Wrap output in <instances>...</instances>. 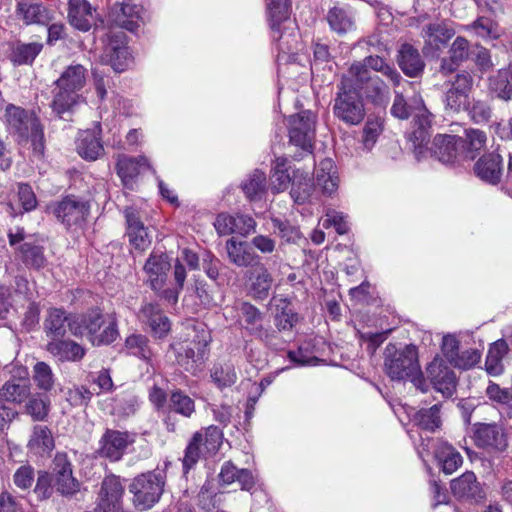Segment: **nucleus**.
Returning a JSON list of instances; mask_svg holds the SVG:
<instances>
[{"instance_id":"obj_1","label":"nucleus","mask_w":512,"mask_h":512,"mask_svg":"<svg viewBox=\"0 0 512 512\" xmlns=\"http://www.w3.org/2000/svg\"><path fill=\"white\" fill-rule=\"evenodd\" d=\"M390 112L394 117L402 120L413 116V129L408 134V140L412 143L416 158L419 160L424 157L425 146L430 139L433 115L425 106L422 96L414 93L406 99L402 92L395 90Z\"/></svg>"},{"instance_id":"obj_2","label":"nucleus","mask_w":512,"mask_h":512,"mask_svg":"<svg viewBox=\"0 0 512 512\" xmlns=\"http://www.w3.org/2000/svg\"><path fill=\"white\" fill-rule=\"evenodd\" d=\"M384 370L391 380H410L414 386L425 391V380L418 361V351L414 345L398 349L388 344L384 350Z\"/></svg>"},{"instance_id":"obj_3","label":"nucleus","mask_w":512,"mask_h":512,"mask_svg":"<svg viewBox=\"0 0 512 512\" xmlns=\"http://www.w3.org/2000/svg\"><path fill=\"white\" fill-rule=\"evenodd\" d=\"M5 124L10 134L19 144L31 143L35 154L41 156L44 151V134L38 118L25 109L9 104L4 114Z\"/></svg>"},{"instance_id":"obj_4","label":"nucleus","mask_w":512,"mask_h":512,"mask_svg":"<svg viewBox=\"0 0 512 512\" xmlns=\"http://www.w3.org/2000/svg\"><path fill=\"white\" fill-rule=\"evenodd\" d=\"M333 114L347 125H358L365 118L363 99L350 77H342L334 99Z\"/></svg>"},{"instance_id":"obj_5","label":"nucleus","mask_w":512,"mask_h":512,"mask_svg":"<svg viewBox=\"0 0 512 512\" xmlns=\"http://www.w3.org/2000/svg\"><path fill=\"white\" fill-rule=\"evenodd\" d=\"M79 326V336L86 335L94 346L108 345L119 336L116 317L113 314H104L99 309L79 315Z\"/></svg>"},{"instance_id":"obj_6","label":"nucleus","mask_w":512,"mask_h":512,"mask_svg":"<svg viewBox=\"0 0 512 512\" xmlns=\"http://www.w3.org/2000/svg\"><path fill=\"white\" fill-rule=\"evenodd\" d=\"M166 475L164 471L155 470L135 477L129 485L133 502L140 510L150 509L157 503L164 491Z\"/></svg>"},{"instance_id":"obj_7","label":"nucleus","mask_w":512,"mask_h":512,"mask_svg":"<svg viewBox=\"0 0 512 512\" xmlns=\"http://www.w3.org/2000/svg\"><path fill=\"white\" fill-rule=\"evenodd\" d=\"M222 442V433L215 426H209L204 431H198L190 439L183 457L184 473L193 468L204 452L216 453Z\"/></svg>"},{"instance_id":"obj_8","label":"nucleus","mask_w":512,"mask_h":512,"mask_svg":"<svg viewBox=\"0 0 512 512\" xmlns=\"http://www.w3.org/2000/svg\"><path fill=\"white\" fill-rule=\"evenodd\" d=\"M47 211L67 229L79 228L89 215L90 205L76 196H67L60 201L51 203L47 207Z\"/></svg>"},{"instance_id":"obj_9","label":"nucleus","mask_w":512,"mask_h":512,"mask_svg":"<svg viewBox=\"0 0 512 512\" xmlns=\"http://www.w3.org/2000/svg\"><path fill=\"white\" fill-rule=\"evenodd\" d=\"M271 38L278 50L279 62H291L295 60L299 47V34L296 24L288 19L285 23L270 25Z\"/></svg>"},{"instance_id":"obj_10","label":"nucleus","mask_w":512,"mask_h":512,"mask_svg":"<svg viewBox=\"0 0 512 512\" xmlns=\"http://www.w3.org/2000/svg\"><path fill=\"white\" fill-rule=\"evenodd\" d=\"M288 123L290 142L305 151L311 149L315 137L314 113L310 110L301 111L290 116Z\"/></svg>"},{"instance_id":"obj_11","label":"nucleus","mask_w":512,"mask_h":512,"mask_svg":"<svg viewBox=\"0 0 512 512\" xmlns=\"http://www.w3.org/2000/svg\"><path fill=\"white\" fill-rule=\"evenodd\" d=\"M9 244L15 247L16 256L29 268L40 269L46 264L42 246L26 241L23 228L17 227L8 233Z\"/></svg>"},{"instance_id":"obj_12","label":"nucleus","mask_w":512,"mask_h":512,"mask_svg":"<svg viewBox=\"0 0 512 512\" xmlns=\"http://www.w3.org/2000/svg\"><path fill=\"white\" fill-rule=\"evenodd\" d=\"M101 61L110 65L115 72H123L130 66L132 57L123 32L108 35Z\"/></svg>"},{"instance_id":"obj_13","label":"nucleus","mask_w":512,"mask_h":512,"mask_svg":"<svg viewBox=\"0 0 512 512\" xmlns=\"http://www.w3.org/2000/svg\"><path fill=\"white\" fill-rule=\"evenodd\" d=\"M137 317L156 339L166 338L171 331V322L157 302L144 301Z\"/></svg>"},{"instance_id":"obj_14","label":"nucleus","mask_w":512,"mask_h":512,"mask_svg":"<svg viewBox=\"0 0 512 512\" xmlns=\"http://www.w3.org/2000/svg\"><path fill=\"white\" fill-rule=\"evenodd\" d=\"M44 330L51 340L63 338L67 330L74 336H79L81 334L79 315H71L63 309L51 308L44 321Z\"/></svg>"},{"instance_id":"obj_15","label":"nucleus","mask_w":512,"mask_h":512,"mask_svg":"<svg viewBox=\"0 0 512 512\" xmlns=\"http://www.w3.org/2000/svg\"><path fill=\"white\" fill-rule=\"evenodd\" d=\"M370 70L380 73L394 87L399 86L403 80L396 68L378 54H370L362 61L353 63L349 68V75L365 76L366 74H371Z\"/></svg>"},{"instance_id":"obj_16","label":"nucleus","mask_w":512,"mask_h":512,"mask_svg":"<svg viewBox=\"0 0 512 512\" xmlns=\"http://www.w3.org/2000/svg\"><path fill=\"white\" fill-rule=\"evenodd\" d=\"M133 442L128 432L107 429L99 441L98 454L111 462L119 461Z\"/></svg>"},{"instance_id":"obj_17","label":"nucleus","mask_w":512,"mask_h":512,"mask_svg":"<svg viewBox=\"0 0 512 512\" xmlns=\"http://www.w3.org/2000/svg\"><path fill=\"white\" fill-rule=\"evenodd\" d=\"M54 487L64 496H70L79 491L80 484L73 477L72 464L66 454L58 453L53 460Z\"/></svg>"},{"instance_id":"obj_18","label":"nucleus","mask_w":512,"mask_h":512,"mask_svg":"<svg viewBox=\"0 0 512 512\" xmlns=\"http://www.w3.org/2000/svg\"><path fill=\"white\" fill-rule=\"evenodd\" d=\"M170 268L171 263L167 254L162 252H152L150 254L143 270L146 275L147 283H149L152 290L158 292L164 288Z\"/></svg>"},{"instance_id":"obj_19","label":"nucleus","mask_w":512,"mask_h":512,"mask_svg":"<svg viewBox=\"0 0 512 512\" xmlns=\"http://www.w3.org/2000/svg\"><path fill=\"white\" fill-rule=\"evenodd\" d=\"M451 493L462 501L480 502L485 498V492L474 472L466 471L450 482Z\"/></svg>"},{"instance_id":"obj_20","label":"nucleus","mask_w":512,"mask_h":512,"mask_svg":"<svg viewBox=\"0 0 512 512\" xmlns=\"http://www.w3.org/2000/svg\"><path fill=\"white\" fill-rule=\"evenodd\" d=\"M214 227L219 235L238 234L246 237L255 231L256 221L245 214L220 213L214 222Z\"/></svg>"},{"instance_id":"obj_21","label":"nucleus","mask_w":512,"mask_h":512,"mask_svg":"<svg viewBox=\"0 0 512 512\" xmlns=\"http://www.w3.org/2000/svg\"><path fill=\"white\" fill-rule=\"evenodd\" d=\"M124 487L120 478L115 475L106 476L101 484L98 496V508L102 512H120Z\"/></svg>"},{"instance_id":"obj_22","label":"nucleus","mask_w":512,"mask_h":512,"mask_svg":"<svg viewBox=\"0 0 512 512\" xmlns=\"http://www.w3.org/2000/svg\"><path fill=\"white\" fill-rule=\"evenodd\" d=\"M474 440L478 447L490 448L497 452H504L508 447V440L503 428L495 423L479 424L474 432Z\"/></svg>"},{"instance_id":"obj_23","label":"nucleus","mask_w":512,"mask_h":512,"mask_svg":"<svg viewBox=\"0 0 512 512\" xmlns=\"http://www.w3.org/2000/svg\"><path fill=\"white\" fill-rule=\"evenodd\" d=\"M427 374L437 391L445 397L453 395L456 389V376L442 359L435 358L428 365Z\"/></svg>"},{"instance_id":"obj_24","label":"nucleus","mask_w":512,"mask_h":512,"mask_svg":"<svg viewBox=\"0 0 512 512\" xmlns=\"http://www.w3.org/2000/svg\"><path fill=\"white\" fill-rule=\"evenodd\" d=\"M15 16L26 25H47L51 20L49 10L39 0H17Z\"/></svg>"},{"instance_id":"obj_25","label":"nucleus","mask_w":512,"mask_h":512,"mask_svg":"<svg viewBox=\"0 0 512 512\" xmlns=\"http://www.w3.org/2000/svg\"><path fill=\"white\" fill-rule=\"evenodd\" d=\"M463 140L454 135L439 134L434 137L431 154L443 164H452L458 156L459 148H463Z\"/></svg>"},{"instance_id":"obj_26","label":"nucleus","mask_w":512,"mask_h":512,"mask_svg":"<svg viewBox=\"0 0 512 512\" xmlns=\"http://www.w3.org/2000/svg\"><path fill=\"white\" fill-rule=\"evenodd\" d=\"M95 9L87 0L68 1V21L75 29L86 32L95 23Z\"/></svg>"},{"instance_id":"obj_27","label":"nucleus","mask_w":512,"mask_h":512,"mask_svg":"<svg viewBox=\"0 0 512 512\" xmlns=\"http://www.w3.org/2000/svg\"><path fill=\"white\" fill-rule=\"evenodd\" d=\"M353 83L366 93V96L375 103H382L389 96V87L378 75L366 74L349 75Z\"/></svg>"},{"instance_id":"obj_28","label":"nucleus","mask_w":512,"mask_h":512,"mask_svg":"<svg viewBox=\"0 0 512 512\" xmlns=\"http://www.w3.org/2000/svg\"><path fill=\"white\" fill-rule=\"evenodd\" d=\"M326 21L334 33L343 36L356 28L355 16L346 6H333L326 14Z\"/></svg>"},{"instance_id":"obj_29","label":"nucleus","mask_w":512,"mask_h":512,"mask_svg":"<svg viewBox=\"0 0 512 512\" xmlns=\"http://www.w3.org/2000/svg\"><path fill=\"white\" fill-rule=\"evenodd\" d=\"M315 181L324 195L332 196L337 191L339 177L332 159L325 158L319 162L315 170Z\"/></svg>"},{"instance_id":"obj_30","label":"nucleus","mask_w":512,"mask_h":512,"mask_svg":"<svg viewBox=\"0 0 512 512\" xmlns=\"http://www.w3.org/2000/svg\"><path fill=\"white\" fill-rule=\"evenodd\" d=\"M475 174L489 184H498L502 176V157L496 153L482 156L474 166Z\"/></svg>"},{"instance_id":"obj_31","label":"nucleus","mask_w":512,"mask_h":512,"mask_svg":"<svg viewBox=\"0 0 512 512\" xmlns=\"http://www.w3.org/2000/svg\"><path fill=\"white\" fill-rule=\"evenodd\" d=\"M141 9L130 3L115 4L110 13L111 20L117 26L128 31H135L140 26Z\"/></svg>"},{"instance_id":"obj_32","label":"nucleus","mask_w":512,"mask_h":512,"mask_svg":"<svg viewBox=\"0 0 512 512\" xmlns=\"http://www.w3.org/2000/svg\"><path fill=\"white\" fill-rule=\"evenodd\" d=\"M434 455L441 470L447 475L453 474L463 464L462 455L445 441L437 442Z\"/></svg>"},{"instance_id":"obj_33","label":"nucleus","mask_w":512,"mask_h":512,"mask_svg":"<svg viewBox=\"0 0 512 512\" xmlns=\"http://www.w3.org/2000/svg\"><path fill=\"white\" fill-rule=\"evenodd\" d=\"M397 63L408 77H417L424 69V61L420 53L408 43L401 45L397 55Z\"/></svg>"},{"instance_id":"obj_34","label":"nucleus","mask_w":512,"mask_h":512,"mask_svg":"<svg viewBox=\"0 0 512 512\" xmlns=\"http://www.w3.org/2000/svg\"><path fill=\"white\" fill-rule=\"evenodd\" d=\"M272 284V275L264 265H259L250 271L248 291L254 299H266Z\"/></svg>"},{"instance_id":"obj_35","label":"nucleus","mask_w":512,"mask_h":512,"mask_svg":"<svg viewBox=\"0 0 512 512\" xmlns=\"http://www.w3.org/2000/svg\"><path fill=\"white\" fill-rule=\"evenodd\" d=\"M78 154L86 160H96L104 152L99 131L85 130L79 133L76 141Z\"/></svg>"},{"instance_id":"obj_36","label":"nucleus","mask_w":512,"mask_h":512,"mask_svg":"<svg viewBox=\"0 0 512 512\" xmlns=\"http://www.w3.org/2000/svg\"><path fill=\"white\" fill-rule=\"evenodd\" d=\"M47 351L61 361H79L85 355V349L72 340L54 339L48 342Z\"/></svg>"},{"instance_id":"obj_37","label":"nucleus","mask_w":512,"mask_h":512,"mask_svg":"<svg viewBox=\"0 0 512 512\" xmlns=\"http://www.w3.org/2000/svg\"><path fill=\"white\" fill-rule=\"evenodd\" d=\"M225 248L230 262L238 267H248L258 258L250 245L245 241H237L234 238H230L226 241Z\"/></svg>"},{"instance_id":"obj_38","label":"nucleus","mask_w":512,"mask_h":512,"mask_svg":"<svg viewBox=\"0 0 512 512\" xmlns=\"http://www.w3.org/2000/svg\"><path fill=\"white\" fill-rule=\"evenodd\" d=\"M455 32L445 21H435L425 25L422 29V36L425 43L433 49H439L445 45Z\"/></svg>"},{"instance_id":"obj_39","label":"nucleus","mask_w":512,"mask_h":512,"mask_svg":"<svg viewBox=\"0 0 512 512\" xmlns=\"http://www.w3.org/2000/svg\"><path fill=\"white\" fill-rule=\"evenodd\" d=\"M219 479L222 484L238 482L243 490H250L254 484V476L248 469H238L231 461H226L220 470Z\"/></svg>"},{"instance_id":"obj_40","label":"nucleus","mask_w":512,"mask_h":512,"mask_svg":"<svg viewBox=\"0 0 512 512\" xmlns=\"http://www.w3.org/2000/svg\"><path fill=\"white\" fill-rule=\"evenodd\" d=\"M55 447L51 430L47 426L35 425L32 429L27 448L36 455L49 454Z\"/></svg>"},{"instance_id":"obj_41","label":"nucleus","mask_w":512,"mask_h":512,"mask_svg":"<svg viewBox=\"0 0 512 512\" xmlns=\"http://www.w3.org/2000/svg\"><path fill=\"white\" fill-rule=\"evenodd\" d=\"M86 69L80 64L68 66L56 80L57 89H69L78 93L86 83Z\"/></svg>"},{"instance_id":"obj_42","label":"nucleus","mask_w":512,"mask_h":512,"mask_svg":"<svg viewBox=\"0 0 512 512\" xmlns=\"http://www.w3.org/2000/svg\"><path fill=\"white\" fill-rule=\"evenodd\" d=\"M237 309L239 311L242 327L250 335L255 336L262 331L264 314L256 306L249 302H241Z\"/></svg>"},{"instance_id":"obj_43","label":"nucleus","mask_w":512,"mask_h":512,"mask_svg":"<svg viewBox=\"0 0 512 512\" xmlns=\"http://www.w3.org/2000/svg\"><path fill=\"white\" fill-rule=\"evenodd\" d=\"M143 167L149 168L148 159L145 156L137 158L121 156L117 161V174L125 185H128L141 171Z\"/></svg>"},{"instance_id":"obj_44","label":"nucleus","mask_w":512,"mask_h":512,"mask_svg":"<svg viewBox=\"0 0 512 512\" xmlns=\"http://www.w3.org/2000/svg\"><path fill=\"white\" fill-rule=\"evenodd\" d=\"M507 352L508 345L503 339L497 340L490 345L485 361V369L489 375L498 376L503 373V358Z\"/></svg>"},{"instance_id":"obj_45","label":"nucleus","mask_w":512,"mask_h":512,"mask_svg":"<svg viewBox=\"0 0 512 512\" xmlns=\"http://www.w3.org/2000/svg\"><path fill=\"white\" fill-rule=\"evenodd\" d=\"M276 313L274 323L279 332L290 331L298 322V315L290 307L287 299L279 298L276 300Z\"/></svg>"},{"instance_id":"obj_46","label":"nucleus","mask_w":512,"mask_h":512,"mask_svg":"<svg viewBox=\"0 0 512 512\" xmlns=\"http://www.w3.org/2000/svg\"><path fill=\"white\" fill-rule=\"evenodd\" d=\"M42 49L43 44L40 42H18L12 49L11 61L16 65L32 64Z\"/></svg>"},{"instance_id":"obj_47","label":"nucleus","mask_w":512,"mask_h":512,"mask_svg":"<svg viewBox=\"0 0 512 512\" xmlns=\"http://www.w3.org/2000/svg\"><path fill=\"white\" fill-rule=\"evenodd\" d=\"M412 421L421 430L434 432L441 425L439 405L435 404L428 409H421L415 412Z\"/></svg>"},{"instance_id":"obj_48","label":"nucleus","mask_w":512,"mask_h":512,"mask_svg":"<svg viewBox=\"0 0 512 512\" xmlns=\"http://www.w3.org/2000/svg\"><path fill=\"white\" fill-rule=\"evenodd\" d=\"M242 190L246 197L257 200L262 197L266 190V175L260 170H255L242 182Z\"/></svg>"},{"instance_id":"obj_49","label":"nucleus","mask_w":512,"mask_h":512,"mask_svg":"<svg viewBox=\"0 0 512 512\" xmlns=\"http://www.w3.org/2000/svg\"><path fill=\"white\" fill-rule=\"evenodd\" d=\"M168 406L171 411L185 418H191L195 412L194 400L180 389L171 392Z\"/></svg>"},{"instance_id":"obj_50","label":"nucleus","mask_w":512,"mask_h":512,"mask_svg":"<svg viewBox=\"0 0 512 512\" xmlns=\"http://www.w3.org/2000/svg\"><path fill=\"white\" fill-rule=\"evenodd\" d=\"M468 28L484 40H496L502 33L498 23L486 16H479Z\"/></svg>"},{"instance_id":"obj_51","label":"nucleus","mask_w":512,"mask_h":512,"mask_svg":"<svg viewBox=\"0 0 512 512\" xmlns=\"http://www.w3.org/2000/svg\"><path fill=\"white\" fill-rule=\"evenodd\" d=\"M270 25L285 23L290 19L291 0H265Z\"/></svg>"},{"instance_id":"obj_52","label":"nucleus","mask_w":512,"mask_h":512,"mask_svg":"<svg viewBox=\"0 0 512 512\" xmlns=\"http://www.w3.org/2000/svg\"><path fill=\"white\" fill-rule=\"evenodd\" d=\"M80 97L77 92L69 89H57L54 95L51 107L60 117L66 112H70L77 105Z\"/></svg>"},{"instance_id":"obj_53","label":"nucleus","mask_w":512,"mask_h":512,"mask_svg":"<svg viewBox=\"0 0 512 512\" xmlns=\"http://www.w3.org/2000/svg\"><path fill=\"white\" fill-rule=\"evenodd\" d=\"M489 89L499 99L509 101L512 99V84L508 72L504 68L499 69L495 75L489 77Z\"/></svg>"},{"instance_id":"obj_54","label":"nucleus","mask_w":512,"mask_h":512,"mask_svg":"<svg viewBox=\"0 0 512 512\" xmlns=\"http://www.w3.org/2000/svg\"><path fill=\"white\" fill-rule=\"evenodd\" d=\"M29 395V387L24 380L7 381L0 389V398L14 403L23 402Z\"/></svg>"},{"instance_id":"obj_55","label":"nucleus","mask_w":512,"mask_h":512,"mask_svg":"<svg viewBox=\"0 0 512 512\" xmlns=\"http://www.w3.org/2000/svg\"><path fill=\"white\" fill-rule=\"evenodd\" d=\"M287 159L280 157L275 161L271 175V189L274 193L286 190L291 183V177L286 167Z\"/></svg>"},{"instance_id":"obj_56","label":"nucleus","mask_w":512,"mask_h":512,"mask_svg":"<svg viewBox=\"0 0 512 512\" xmlns=\"http://www.w3.org/2000/svg\"><path fill=\"white\" fill-rule=\"evenodd\" d=\"M149 340L145 335L132 334L126 338L125 347L129 354L142 360L149 361L152 357V351L148 346Z\"/></svg>"},{"instance_id":"obj_57","label":"nucleus","mask_w":512,"mask_h":512,"mask_svg":"<svg viewBox=\"0 0 512 512\" xmlns=\"http://www.w3.org/2000/svg\"><path fill=\"white\" fill-rule=\"evenodd\" d=\"M25 408L26 413L29 414L34 421H43L48 416L50 400L45 395H34L29 398Z\"/></svg>"},{"instance_id":"obj_58","label":"nucleus","mask_w":512,"mask_h":512,"mask_svg":"<svg viewBox=\"0 0 512 512\" xmlns=\"http://www.w3.org/2000/svg\"><path fill=\"white\" fill-rule=\"evenodd\" d=\"M211 378L218 388L232 386L237 380V374L232 365L215 366L211 371Z\"/></svg>"},{"instance_id":"obj_59","label":"nucleus","mask_w":512,"mask_h":512,"mask_svg":"<svg viewBox=\"0 0 512 512\" xmlns=\"http://www.w3.org/2000/svg\"><path fill=\"white\" fill-rule=\"evenodd\" d=\"M33 379L39 389L48 391L52 388L54 380L53 373L48 364L37 362L33 369Z\"/></svg>"},{"instance_id":"obj_60","label":"nucleus","mask_w":512,"mask_h":512,"mask_svg":"<svg viewBox=\"0 0 512 512\" xmlns=\"http://www.w3.org/2000/svg\"><path fill=\"white\" fill-rule=\"evenodd\" d=\"M480 359L481 354L477 349H468L461 353L458 352L450 364L456 368L468 370L478 364Z\"/></svg>"},{"instance_id":"obj_61","label":"nucleus","mask_w":512,"mask_h":512,"mask_svg":"<svg viewBox=\"0 0 512 512\" xmlns=\"http://www.w3.org/2000/svg\"><path fill=\"white\" fill-rule=\"evenodd\" d=\"M471 55L477 69L480 72L486 73L493 69L495 64L492 60L491 52L487 48L481 45H476L472 50Z\"/></svg>"},{"instance_id":"obj_62","label":"nucleus","mask_w":512,"mask_h":512,"mask_svg":"<svg viewBox=\"0 0 512 512\" xmlns=\"http://www.w3.org/2000/svg\"><path fill=\"white\" fill-rule=\"evenodd\" d=\"M382 132V124L377 119L368 120L363 129L362 143L366 150H371Z\"/></svg>"},{"instance_id":"obj_63","label":"nucleus","mask_w":512,"mask_h":512,"mask_svg":"<svg viewBox=\"0 0 512 512\" xmlns=\"http://www.w3.org/2000/svg\"><path fill=\"white\" fill-rule=\"evenodd\" d=\"M127 236L130 243L138 250L143 251L151 244V236L146 226L137 228L134 231H128Z\"/></svg>"},{"instance_id":"obj_64","label":"nucleus","mask_w":512,"mask_h":512,"mask_svg":"<svg viewBox=\"0 0 512 512\" xmlns=\"http://www.w3.org/2000/svg\"><path fill=\"white\" fill-rule=\"evenodd\" d=\"M468 96L450 88L445 95V107L452 112H459L467 104Z\"/></svg>"}]
</instances>
